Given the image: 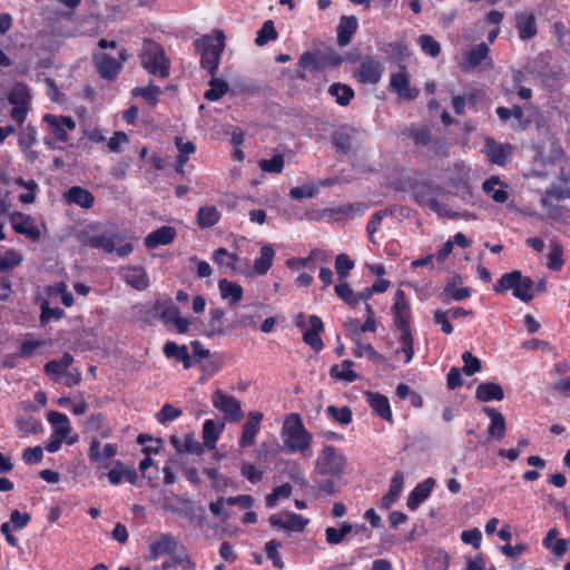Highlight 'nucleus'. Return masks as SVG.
Listing matches in <instances>:
<instances>
[{"instance_id":"obj_45","label":"nucleus","mask_w":570,"mask_h":570,"mask_svg":"<svg viewBox=\"0 0 570 570\" xmlns=\"http://www.w3.org/2000/svg\"><path fill=\"white\" fill-rule=\"evenodd\" d=\"M321 59V51H306L299 57L298 66L303 70L315 73L322 70Z\"/></svg>"},{"instance_id":"obj_21","label":"nucleus","mask_w":570,"mask_h":570,"mask_svg":"<svg viewBox=\"0 0 570 570\" xmlns=\"http://www.w3.org/2000/svg\"><path fill=\"white\" fill-rule=\"evenodd\" d=\"M484 61L488 66L492 65L490 48L485 42H481L465 52V69H473Z\"/></svg>"},{"instance_id":"obj_58","label":"nucleus","mask_w":570,"mask_h":570,"mask_svg":"<svg viewBox=\"0 0 570 570\" xmlns=\"http://www.w3.org/2000/svg\"><path fill=\"white\" fill-rule=\"evenodd\" d=\"M419 45L424 53L435 58L441 52L440 43L430 35H422L419 38Z\"/></svg>"},{"instance_id":"obj_62","label":"nucleus","mask_w":570,"mask_h":570,"mask_svg":"<svg viewBox=\"0 0 570 570\" xmlns=\"http://www.w3.org/2000/svg\"><path fill=\"white\" fill-rule=\"evenodd\" d=\"M326 411L328 415L340 424L346 425L352 422L353 414L351 409L347 406L336 407L334 405H331L327 407Z\"/></svg>"},{"instance_id":"obj_17","label":"nucleus","mask_w":570,"mask_h":570,"mask_svg":"<svg viewBox=\"0 0 570 570\" xmlns=\"http://www.w3.org/2000/svg\"><path fill=\"white\" fill-rule=\"evenodd\" d=\"M515 28L521 40H529L537 36L538 27L532 12H520L515 17Z\"/></svg>"},{"instance_id":"obj_24","label":"nucleus","mask_w":570,"mask_h":570,"mask_svg":"<svg viewBox=\"0 0 570 570\" xmlns=\"http://www.w3.org/2000/svg\"><path fill=\"white\" fill-rule=\"evenodd\" d=\"M358 27L357 19L354 16H343L337 26V43L344 47L350 43L352 36Z\"/></svg>"},{"instance_id":"obj_13","label":"nucleus","mask_w":570,"mask_h":570,"mask_svg":"<svg viewBox=\"0 0 570 570\" xmlns=\"http://www.w3.org/2000/svg\"><path fill=\"white\" fill-rule=\"evenodd\" d=\"M43 121L49 126V129L56 139L61 142L68 141V131L76 129V122L70 116H56L46 114L43 116Z\"/></svg>"},{"instance_id":"obj_51","label":"nucleus","mask_w":570,"mask_h":570,"mask_svg":"<svg viewBox=\"0 0 570 570\" xmlns=\"http://www.w3.org/2000/svg\"><path fill=\"white\" fill-rule=\"evenodd\" d=\"M354 266V262L350 258L347 254L342 253L337 255L335 258V271L338 276V281H346Z\"/></svg>"},{"instance_id":"obj_31","label":"nucleus","mask_w":570,"mask_h":570,"mask_svg":"<svg viewBox=\"0 0 570 570\" xmlns=\"http://www.w3.org/2000/svg\"><path fill=\"white\" fill-rule=\"evenodd\" d=\"M404 483L403 473L397 471L394 473L389 492L381 499L380 507L383 509H390L397 500Z\"/></svg>"},{"instance_id":"obj_26","label":"nucleus","mask_w":570,"mask_h":570,"mask_svg":"<svg viewBox=\"0 0 570 570\" xmlns=\"http://www.w3.org/2000/svg\"><path fill=\"white\" fill-rule=\"evenodd\" d=\"M69 204H76L82 208L89 209L94 206L95 196L88 189L80 186H73L65 195Z\"/></svg>"},{"instance_id":"obj_64","label":"nucleus","mask_w":570,"mask_h":570,"mask_svg":"<svg viewBox=\"0 0 570 570\" xmlns=\"http://www.w3.org/2000/svg\"><path fill=\"white\" fill-rule=\"evenodd\" d=\"M336 295L342 298L348 305L355 307L357 305V298L351 288V286L344 281L340 282L335 287Z\"/></svg>"},{"instance_id":"obj_42","label":"nucleus","mask_w":570,"mask_h":570,"mask_svg":"<svg viewBox=\"0 0 570 570\" xmlns=\"http://www.w3.org/2000/svg\"><path fill=\"white\" fill-rule=\"evenodd\" d=\"M229 90V85L227 81L215 78L213 76L212 80L209 81V89L205 91L204 97L205 99L209 101H216L223 98Z\"/></svg>"},{"instance_id":"obj_57","label":"nucleus","mask_w":570,"mask_h":570,"mask_svg":"<svg viewBox=\"0 0 570 570\" xmlns=\"http://www.w3.org/2000/svg\"><path fill=\"white\" fill-rule=\"evenodd\" d=\"M88 426L91 430L100 431L101 438H108L111 435V429L107 425L106 416L102 413L90 415Z\"/></svg>"},{"instance_id":"obj_23","label":"nucleus","mask_w":570,"mask_h":570,"mask_svg":"<svg viewBox=\"0 0 570 570\" xmlns=\"http://www.w3.org/2000/svg\"><path fill=\"white\" fill-rule=\"evenodd\" d=\"M177 549V541L176 539L168 533H163L159 535V538L150 543L149 550H150V558L156 560L161 556L170 554L175 552Z\"/></svg>"},{"instance_id":"obj_56","label":"nucleus","mask_w":570,"mask_h":570,"mask_svg":"<svg viewBox=\"0 0 570 570\" xmlns=\"http://www.w3.org/2000/svg\"><path fill=\"white\" fill-rule=\"evenodd\" d=\"M520 271L503 274L498 282L493 285L495 293L504 294L511 289L513 282L519 281Z\"/></svg>"},{"instance_id":"obj_34","label":"nucleus","mask_w":570,"mask_h":570,"mask_svg":"<svg viewBox=\"0 0 570 570\" xmlns=\"http://www.w3.org/2000/svg\"><path fill=\"white\" fill-rule=\"evenodd\" d=\"M370 405L373 411L383 420L392 422V411L389 400L380 393H368Z\"/></svg>"},{"instance_id":"obj_48","label":"nucleus","mask_w":570,"mask_h":570,"mask_svg":"<svg viewBox=\"0 0 570 570\" xmlns=\"http://www.w3.org/2000/svg\"><path fill=\"white\" fill-rule=\"evenodd\" d=\"M563 264V247L557 240H551L550 252L548 254V268L560 271Z\"/></svg>"},{"instance_id":"obj_27","label":"nucleus","mask_w":570,"mask_h":570,"mask_svg":"<svg viewBox=\"0 0 570 570\" xmlns=\"http://www.w3.org/2000/svg\"><path fill=\"white\" fill-rule=\"evenodd\" d=\"M483 412L491 419V424L488 429V434L495 440L503 439L507 430V424L502 413L492 407H484Z\"/></svg>"},{"instance_id":"obj_15","label":"nucleus","mask_w":570,"mask_h":570,"mask_svg":"<svg viewBox=\"0 0 570 570\" xmlns=\"http://www.w3.org/2000/svg\"><path fill=\"white\" fill-rule=\"evenodd\" d=\"M79 240L82 245L89 246L92 248L101 249L105 253L111 254L116 249V245L122 240V237L118 234L105 235V234H95L90 235L89 233H81L79 236Z\"/></svg>"},{"instance_id":"obj_63","label":"nucleus","mask_w":570,"mask_h":570,"mask_svg":"<svg viewBox=\"0 0 570 570\" xmlns=\"http://www.w3.org/2000/svg\"><path fill=\"white\" fill-rule=\"evenodd\" d=\"M258 165L263 171L279 174L284 168V157L275 155L271 159H262Z\"/></svg>"},{"instance_id":"obj_20","label":"nucleus","mask_w":570,"mask_h":570,"mask_svg":"<svg viewBox=\"0 0 570 570\" xmlns=\"http://www.w3.org/2000/svg\"><path fill=\"white\" fill-rule=\"evenodd\" d=\"M121 276L128 285L137 291H144L148 287L149 278L141 266L125 267L121 269Z\"/></svg>"},{"instance_id":"obj_53","label":"nucleus","mask_w":570,"mask_h":570,"mask_svg":"<svg viewBox=\"0 0 570 570\" xmlns=\"http://www.w3.org/2000/svg\"><path fill=\"white\" fill-rule=\"evenodd\" d=\"M570 197V190L564 189L561 186L553 185L548 188L541 199V203L544 207H549L552 205L554 200H561Z\"/></svg>"},{"instance_id":"obj_61","label":"nucleus","mask_w":570,"mask_h":570,"mask_svg":"<svg viewBox=\"0 0 570 570\" xmlns=\"http://www.w3.org/2000/svg\"><path fill=\"white\" fill-rule=\"evenodd\" d=\"M181 410L175 407L170 403L163 405L161 410L156 414V419L160 424L173 422L181 415Z\"/></svg>"},{"instance_id":"obj_18","label":"nucleus","mask_w":570,"mask_h":570,"mask_svg":"<svg viewBox=\"0 0 570 570\" xmlns=\"http://www.w3.org/2000/svg\"><path fill=\"white\" fill-rule=\"evenodd\" d=\"M177 232L173 226H161L160 228L151 232L145 238V246L148 249H154L161 245H168L176 238Z\"/></svg>"},{"instance_id":"obj_22","label":"nucleus","mask_w":570,"mask_h":570,"mask_svg":"<svg viewBox=\"0 0 570 570\" xmlns=\"http://www.w3.org/2000/svg\"><path fill=\"white\" fill-rule=\"evenodd\" d=\"M487 157L490 163L503 166L505 165L509 156L512 153V147L509 144H498L489 138L485 144Z\"/></svg>"},{"instance_id":"obj_44","label":"nucleus","mask_w":570,"mask_h":570,"mask_svg":"<svg viewBox=\"0 0 570 570\" xmlns=\"http://www.w3.org/2000/svg\"><path fill=\"white\" fill-rule=\"evenodd\" d=\"M210 318L207 325L206 335L212 337L215 335H220L225 333L224 327V315L225 312L222 308H214L210 311Z\"/></svg>"},{"instance_id":"obj_11","label":"nucleus","mask_w":570,"mask_h":570,"mask_svg":"<svg viewBox=\"0 0 570 570\" xmlns=\"http://www.w3.org/2000/svg\"><path fill=\"white\" fill-rule=\"evenodd\" d=\"M38 144V131L35 126L27 125L19 131L18 145L29 164H33L39 158V153L33 149Z\"/></svg>"},{"instance_id":"obj_2","label":"nucleus","mask_w":570,"mask_h":570,"mask_svg":"<svg viewBox=\"0 0 570 570\" xmlns=\"http://www.w3.org/2000/svg\"><path fill=\"white\" fill-rule=\"evenodd\" d=\"M444 194V189L432 183H416L412 186L411 195L413 199L420 204L428 206L431 210L442 217L456 219L459 217H472L468 213L459 214L446 208L444 204L438 202V197Z\"/></svg>"},{"instance_id":"obj_54","label":"nucleus","mask_w":570,"mask_h":570,"mask_svg":"<svg viewBox=\"0 0 570 570\" xmlns=\"http://www.w3.org/2000/svg\"><path fill=\"white\" fill-rule=\"evenodd\" d=\"M282 547L281 541L272 539L265 544V552L269 560H272L274 568L283 569L284 562L281 558L278 549Z\"/></svg>"},{"instance_id":"obj_40","label":"nucleus","mask_w":570,"mask_h":570,"mask_svg":"<svg viewBox=\"0 0 570 570\" xmlns=\"http://www.w3.org/2000/svg\"><path fill=\"white\" fill-rule=\"evenodd\" d=\"M73 356L66 352L60 360H52L45 364V372L48 375H61L73 363Z\"/></svg>"},{"instance_id":"obj_7","label":"nucleus","mask_w":570,"mask_h":570,"mask_svg":"<svg viewBox=\"0 0 570 570\" xmlns=\"http://www.w3.org/2000/svg\"><path fill=\"white\" fill-rule=\"evenodd\" d=\"M212 403L216 410L224 414L225 420L229 423H238L245 416L240 401L222 390L213 392Z\"/></svg>"},{"instance_id":"obj_6","label":"nucleus","mask_w":570,"mask_h":570,"mask_svg":"<svg viewBox=\"0 0 570 570\" xmlns=\"http://www.w3.org/2000/svg\"><path fill=\"white\" fill-rule=\"evenodd\" d=\"M8 101L13 106L10 117L13 121L22 125L30 109L31 96L27 85L16 83L8 94Z\"/></svg>"},{"instance_id":"obj_1","label":"nucleus","mask_w":570,"mask_h":570,"mask_svg":"<svg viewBox=\"0 0 570 570\" xmlns=\"http://www.w3.org/2000/svg\"><path fill=\"white\" fill-rule=\"evenodd\" d=\"M281 435L283 439V451L285 453L311 455L313 435L304 426L298 414L293 413L286 416Z\"/></svg>"},{"instance_id":"obj_9","label":"nucleus","mask_w":570,"mask_h":570,"mask_svg":"<svg viewBox=\"0 0 570 570\" xmlns=\"http://www.w3.org/2000/svg\"><path fill=\"white\" fill-rule=\"evenodd\" d=\"M393 322L401 332H411V308L405 293L399 289L395 294L394 304L392 306Z\"/></svg>"},{"instance_id":"obj_39","label":"nucleus","mask_w":570,"mask_h":570,"mask_svg":"<svg viewBox=\"0 0 570 570\" xmlns=\"http://www.w3.org/2000/svg\"><path fill=\"white\" fill-rule=\"evenodd\" d=\"M48 421L52 424L56 435L67 436L71 431L70 421L63 413L51 411L48 413Z\"/></svg>"},{"instance_id":"obj_52","label":"nucleus","mask_w":570,"mask_h":570,"mask_svg":"<svg viewBox=\"0 0 570 570\" xmlns=\"http://www.w3.org/2000/svg\"><path fill=\"white\" fill-rule=\"evenodd\" d=\"M22 262V256L14 249H8L0 253V272H10Z\"/></svg>"},{"instance_id":"obj_29","label":"nucleus","mask_w":570,"mask_h":570,"mask_svg":"<svg viewBox=\"0 0 570 570\" xmlns=\"http://www.w3.org/2000/svg\"><path fill=\"white\" fill-rule=\"evenodd\" d=\"M475 397L481 402L501 401L504 397V392L498 383L485 382L478 385Z\"/></svg>"},{"instance_id":"obj_16","label":"nucleus","mask_w":570,"mask_h":570,"mask_svg":"<svg viewBox=\"0 0 570 570\" xmlns=\"http://www.w3.org/2000/svg\"><path fill=\"white\" fill-rule=\"evenodd\" d=\"M435 483L436 482L433 478H428L423 482L419 483L407 497V508L415 511L419 505L430 497Z\"/></svg>"},{"instance_id":"obj_37","label":"nucleus","mask_w":570,"mask_h":570,"mask_svg":"<svg viewBox=\"0 0 570 570\" xmlns=\"http://www.w3.org/2000/svg\"><path fill=\"white\" fill-rule=\"evenodd\" d=\"M213 261L220 268L238 272L237 264L239 256L237 254L228 253L226 248H217L213 254Z\"/></svg>"},{"instance_id":"obj_41","label":"nucleus","mask_w":570,"mask_h":570,"mask_svg":"<svg viewBox=\"0 0 570 570\" xmlns=\"http://www.w3.org/2000/svg\"><path fill=\"white\" fill-rule=\"evenodd\" d=\"M328 94L335 97L336 102L340 106H347L354 98V90L350 86L341 82L331 85L328 88Z\"/></svg>"},{"instance_id":"obj_28","label":"nucleus","mask_w":570,"mask_h":570,"mask_svg":"<svg viewBox=\"0 0 570 570\" xmlns=\"http://www.w3.org/2000/svg\"><path fill=\"white\" fill-rule=\"evenodd\" d=\"M163 352L166 357L181 362L186 370L190 368L193 365L187 345H178L175 342L168 341L165 343Z\"/></svg>"},{"instance_id":"obj_25","label":"nucleus","mask_w":570,"mask_h":570,"mask_svg":"<svg viewBox=\"0 0 570 570\" xmlns=\"http://www.w3.org/2000/svg\"><path fill=\"white\" fill-rule=\"evenodd\" d=\"M98 72L105 79H114L120 71L121 65L114 57L100 53L96 56Z\"/></svg>"},{"instance_id":"obj_46","label":"nucleus","mask_w":570,"mask_h":570,"mask_svg":"<svg viewBox=\"0 0 570 570\" xmlns=\"http://www.w3.org/2000/svg\"><path fill=\"white\" fill-rule=\"evenodd\" d=\"M132 96L144 98L151 107H156L158 96L161 94L159 86L149 83L147 87H136L131 91Z\"/></svg>"},{"instance_id":"obj_12","label":"nucleus","mask_w":570,"mask_h":570,"mask_svg":"<svg viewBox=\"0 0 570 570\" xmlns=\"http://www.w3.org/2000/svg\"><path fill=\"white\" fill-rule=\"evenodd\" d=\"M9 218L12 224V228L17 234L23 235L32 242L40 239L41 233L36 226L35 219L30 215L21 212H13L10 214Z\"/></svg>"},{"instance_id":"obj_33","label":"nucleus","mask_w":570,"mask_h":570,"mask_svg":"<svg viewBox=\"0 0 570 570\" xmlns=\"http://www.w3.org/2000/svg\"><path fill=\"white\" fill-rule=\"evenodd\" d=\"M483 190L491 196L495 203H505L509 198L508 191L499 177L492 176L483 183Z\"/></svg>"},{"instance_id":"obj_59","label":"nucleus","mask_w":570,"mask_h":570,"mask_svg":"<svg viewBox=\"0 0 570 570\" xmlns=\"http://www.w3.org/2000/svg\"><path fill=\"white\" fill-rule=\"evenodd\" d=\"M406 134L420 146H426L431 140V132L426 126L411 127L407 129Z\"/></svg>"},{"instance_id":"obj_5","label":"nucleus","mask_w":570,"mask_h":570,"mask_svg":"<svg viewBox=\"0 0 570 570\" xmlns=\"http://www.w3.org/2000/svg\"><path fill=\"white\" fill-rule=\"evenodd\" d=\"M346 465L343 453L333 445H325L316 459L315 469L322 475H340Z\"/></svg>"},{"instance_id":"obj_43","label":"nucleus","mask_w":570,"mask_h":570,"mask_svg":"<svg viewBox=\"0 0 570 570\" xmlns=\"http://www.w3.org/2000/svg\"><path fill=\"white\" fill-rule=\"evenodd\" d=\"M353 362L345 360L341 365H333L331 367L330 374L332 377L342 380L345 382H355L357 380V374L352 370Z\"/></svg>"},{"instance_id":"obj_55","label":"nucleus","mask_w":570,"mask_h":570,"mask_svg":"<svg viewBox=\"0 0 570 570\" xmlns=\"http://www.w3.org/2000/svg\"><path fill=\"white\" fill-rule=\"evenodd\" d=\"M533 288V281L529 276L522 275V282L519 283V291L514 293V297L524 303H529L534 297Z\"/></svg>"},{"instance_id":"obj_4","label":"nucleus","mask_w":570,"mask_h":570,"mask_svg":"<svg viewBox=\"0 0 570 570\" xmlns=\"http://www.w3.org/2000/svg\"><path fill=\"white\" fill-rule=\"evenodd\" d=\"M142 67L151 75L167 78L169 76L170 61L160 45L146 41L141 55Z\"/></svg>"},{"instance_id":"obj_35","label":"nucleus","mask_w":570,"mask_h":570,"mask_svg":"<svg viewBox=\"0 0 570 570\" xmlns=\"http://www.w3.org/2000/svg\"><path fill=\"white\" fill-rule=\"evenodd\" d=\"M170 443L179 453L186 452L190 454L200 455L204 452L203 445L191 434L185 435L183 442H180V440L174 435L170 438Z\"/></svg>"},{"instance_id":"obj_3","label":"nucleus","mask_w":570,"mask_h":570,"mask_svg":"<svg viewBox=\"0 0 570 570\" xmlns=\"http://www.w3.org/2000/svg\"><path fill=\"white\" fill-rule=\"evenodd\" d=\"M226 37L223 31H218L216 37L203 36L195 40V49L200 53V66L207 70L210 76H215L220 56L225 48Z\"/></svg>"},{"instance_id":"obj_47","label":"nucleus","mask_w":570,"mask_h":570,"mask_svg":"<svg viewBox=\"0 0 570 570\" xmlns=\"http://www.w3.org/2000/svg\"><path fill=\"white\" fill-rule=\"evenodd\" d=\"M278 38V32L275 28L273 20H267L263 23L262 28L257 31L255 45L263 47L269 41H274Z\"/></svg>"},{"instance_id":"obj_8","label":"nucleus","mask_w":570,"mask_h":570,"mask_svg":"<svg viewBox=\"0 0 570 570\" xmlns=\"http://www.w3.org/2000/svg\"><path fill=\"white\" fill-rule=\"evenodd\" d=\"M384 67L375 56L366 55L362 58L358 68L354 71V78L363 85H376L380 82Z\"/></svg>"},{"instance_id":"obj_30","label":"nucleus","mask_w":570,"mask_h":570,"mask_svg":"<svg viewBox=\"0 0 570 570\" xmlns=\"http://www.w3.org/2000/svg\"><path fill=\"white\" fill-rule=\"evenodd\" d=\"M218 288L222 298L228 301L230 305H236L243 298V287L237 283L223 278L218 282Z\"/></svg>"},{"instance_id":"obj_19","label":"nucleus","mask_w":570,"mask_h":570,"mask_svg":"<svg viewBox=\"0 0 570 570\" xmlns=\"http://www.w3.org/2000/svg\"><path fill=\"white\" fill-rule=\"evenodd\" d=\"M308 321L311 327L304 332L303 340L314 351L320 352L324 346L321 338V333L324 331L323 322L316 315H311Z\"/></svg>"},{"instance_id":"obj_14","label":"nucleus","mask_w":570,"mask_h":570,"mask_svg":"<svg viewBox=\"0 0 570 570\" xmlns=\"http://www.w3.org/2000/svg\"><path fill=\"white\" fill-rule=\"evenodd\" d=\"M264 414L261 411H250L247 414V419L242 426V435L239 438V446L242 449L253 446L257 434L261 431V424Z\"/></svg>"},{"instance_id":"obj_32","label":"nucleus","mask_w":570,"mask_h":570,"mask_svg":"<svg viewBox=\"0 0 570 570\" xmlns=\"http://www.w3.org/2000/svg\"><path fill=\"white\" fill-rule=\"evenodd\" d=\"M220 219V212L216 206L199 207L196 222L199 228L206 229L216 225Z\"/></svg>"},{"instance_id":"obj_60","label":"nucleus","mask_w":570,"mask_h":570,"mask_svg":"<svg viewBox=\"0 0 570 570\" xmlns=\"http://www.w3.org/2000/svg\"><path fill=\"white\" fill-rule=\"evenodd\" d=\"M285 530L299 532L308 523V519L294 512H285Z\"/></svg>"},{"instance_id":"obj_38","label":"nucleus","mask_w":570,"mask_h":570,"mask_svg":"<svg viewBox=\"0 0 570 570\" xmlns=\"http://www.w3.org/2000/svg\"><path fill=\"white\" fill-rule=\"evenodd\" d=\"M223 429H224V424H220V426H217L213 420H206L204 422L203 440H204V445L207 449L212 450L215 448Z\"/></svg>"},{"instance_id":"obj_10","label":"nucleus","mask_w":570,"mask_h":570,"mask_svg":"<svg viewBox=\"0 0 570 570\" xmlns=\"http://www.w3.org/2000/svg\"><path fill=\"white\" fill-rule=\"evenodd\" d=\"M390 89L402 100H414L420 94L417 88L411 87L409 72L405 67H402L399 72L391 75Z\"/></svg>"},{"instance_id":"obj_50","label":"nucleus","mask_w":570,"mask_h":570,"mask_svg":"<svg viewBox=\"0 0 570 570\" xmlns=\"http://www.w3.org/2000/svg\"><path fill=\"white\" fill-rule=\"evenodd\" d=\"M401 347L395 351L396 354H404V362L407 364L414 355V338L412 332H401L399 336Z\"/></svg>"},{"instance_id":"obj_36","label":"nucleus","mask_w":570,"mask_h":570,"mask_svg":"<svg viewBox=\"0 0 570 570\" xmlns=\"http://www.w3.org/2000/svg\"><path fill=\"white\" fill-rule=\"evenodd\" d=\"M275 250L272 245L266 244L261 248V256L254 261V271L257 275H265L273 265Z\"/></svg>"},{"instance_id":"obj_49","label":"nucleus","mask_w":570,"mask_h":570,"mask_svg":"<svg viewBox=\"0 0 570 570\" xmlns=\"http://www.w3.org/2000/svg\"><path fill=\"white\" fill-rule=\"evenodd\" d=\"M14 183L18 186L28 189V193L21 194L19 196V200L22 204H32V203H35V200L37 198V191L39 189V186H38L37 181L33 180V179L26 180L22 177H18V178H16Z\"/></svg>"}]
</instances>
